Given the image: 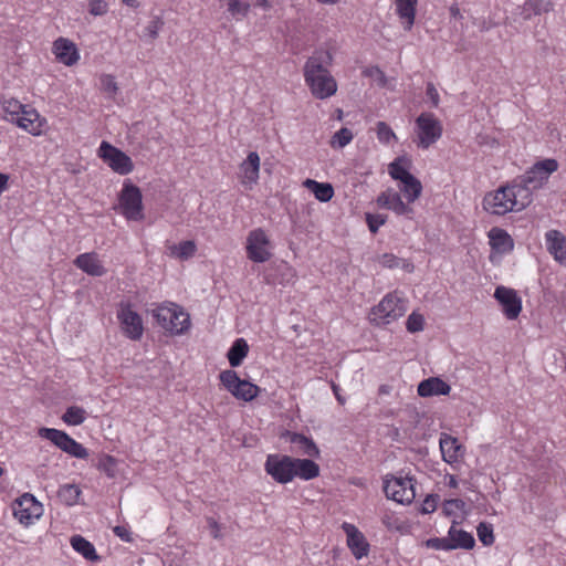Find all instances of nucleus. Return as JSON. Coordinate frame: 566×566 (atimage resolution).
<instances>
[{
  "label": "nucleus",
  "mask_w": 566,
  "mask_h": 566,
  "mask_svg": "<svg viewBox=\"0 0 566 566\" xmlns=\"http://www.w3.org/2000/svg\"><path fill=\"white\" fill-rule=\"evenodd\" d=\"M530 206L528 192L517 187V180L488 192L482 201L483 209L494 216L522 211Z\"/></svg>",
  "instance_id": "obj_2"
},
{
  "label": "nucleus",
  "mask_w": 566,
  "mask_h": 566,
  "mask_svg": "<svg viewBox=\"0 0 566 566\" xmlns=\"http://www.w3.org/2000/svg\"><path fill=\"white\" fill-rule=\"evenodd\" d=\"M85 410L77 406H72L66 409L62 416V420L70 426H78L85 421Z\"/></svg>",
  "instance_id": "obj_39"
},
{
  "label": "nucleus",
  "mask_w": 566,
  "mask_h": 566,
  "mask_svg": "<svg viewBox=\"0 0 566 566\" xmlns=\"http://www.w3.org/2000/svg\"><path fill=\"white\" fill-rule=\"evenodd\" d=\"M101 86L102 90L111 95H115L118 91L117 83L113 75L104 74L101 76Z\"/></svg>",
  "instance_id": "obj_50"
},
{
  "label": "nucleus",
  "mask_w": 566,
  "mask_h": 566,
  "mask_svg": "<svg viewBox=\"0 0 566 566\" xmlns=\"http://www.w3.org/2000/svg\"><path fill=\"white\" fill-rule=\"evenodd\" d=\"M522 9V14L527 20L532 13L542 14L552 11L553 3L548 0H526Z\"/></svg>",
  "instance_id": "obj_34"
},
{
  "label": "nucleus",
  "mask_w": 566,
  "mask_h": 566,
  "mask_svg": "<svg viewBox=\"0 0 566 566\" xmlns=\"http://www.w3.org/2000/svg\"><path fill=\"white\" fill-rule=\"evenodd\" d=\"M353 137L352 130L343 127L333 135L331 146L333 148H343L353 140Z\"/></svg>",
  "instance_id": "obj_41"
},
{
  "label": "nucleus",
  "mask_w": 566,
  "mask_h": 566,
  "mask_svg": "<svg viewBox=\"0 0 566 566\" xmlns=\"http://www.w3.org/2000/svg\"><path fill=\"white\" fill-rule=\"evenodd\" d=\"M387 218L384 214L366 213V222L370 232L376 233L380 226L385 224Z\"/></svg>",
  "instance_id": "obj_49"
},
{
  "label": "nucleus",
  "mask_w": 566,
  "mask_h": 566,
  "mask_svg": "<svg viewBox=\"0 0 566 566\" xmlns=\"http://www.w3.org/2000/svg\"><path fill=\"white\" fill-rule=\"evenodd\" d=\"M400 190L407 197L408 202H413L420 197L422 192V185L419 179L411 175L407 180L402 182Z\"/></svg>",
  "instance_id": "obj_36"
},
{
  "label": "nucleus",
  "mask_w": 566,
  "mask_h": 566,
  "mask_svg": "<svg viewBox=\"0 0 566 566\" xmlns=\"http://www.w3.org/2000/svg\"><path fill=\"white\" fill-rule=\"evenodd\" d=\"M249 353V346L243 338H238L230 347L227 357L231 367H238Z\"/></svg>",
  "instance_id": "obj_33"
},
{
  "label": "nucleus",
  "mask_w": 566,
  "mask_h": 566,
  "mask_svg": "<svg viewBox=\"0 0 566 566\" xmlns=\"http://www.w3.org/2000/svg\"><path fill=\"white\" fill-rule=\"evenodd\" d=\"M426 94L430 98L432 106L438 107L440 98L439 93L433 83L429 82L427 84Z\"/></svg>",
  "instance_id": "obj_55"
},
{
  "label": "nucleus",
  "mask_w": 566,
  "mask_h": 566,
  "mask_svg": "<svg viewBox=\"0 0 566 566\" xmlns=\"http://www.w3.org/2000/svg\"><path fill=\"white\" fill-rule=\"evenodd\" d=\"M8 175L0 172V193L7 188Z\"/></svg>",
  "instance_id": "obj_61"
},
{
  "label": "nucleus",
  "mask_w": 566,
  "mask_h": 566,
  "mask_svg": "<svg viewBox=\"0 0 566 566\" xmlns=\"http://www.w3.org/2000/svg\"><path fill=\"white\" fill-rule=\"evenodd\" d=\"M379 263L385 268L392 269L399 265V259L391 253H385L380 256Z\"/></svg>",
  "instance_id": "obj_53"
},
{
  "label": "nucleus",
  "mask_w": 566,
  "mask_h": 566,
  "mask_svg": "<svg viewBox=\"0 0 566 566\" xmlns=\"http://www.w3.org/2000/svg\"><path fill=\"white\" fill-rule=\"evenodd\" d=\"M42 514V504L31 493H24L13 504L14 517L24 525H30Z\"/></svg>",
  "instance_id": "obj_14"
},
{
  "label": "nucleus",
  "mask_w": 566,
  "mask_h": 566,
  "mask_svg": "<svg viewBox=\"0 0 566 566\" xmlns=\"http://www.w3.org/2000/svg\"><path fill=\"white\" fill-rule=\"evenodd\" d=\"M406 311V302L397 294L389 293L371 308L369 321L377 326H385L403 316Z\"/></svg>",
  "instance_id": "obj_5"
},
{
  "label": "nucleus",
  "mask_w": 566,
  "mask_h": 566,
  "mask_svg": "<svg viewBox=\"0 0 566 566\" xmlns=\"http://www.w3.org/2000/svg\"><path fill=\"white\" fill-rule=\"evenodd\" d=\"M24 107L25 105L21 104L18 99L14 98L3 99L2 102L3 111L12 117H18Z\"/></svg>",
  "instance_id": "obj_45"
},
{
  "label": "nucleus",
  "mask_w": 566,
  "mask_h": 566,
  "mask_svg": "<svg viewBox=\"0 0 566 566\" xmlns=\"http://www.w3.org/2000/svg\"><path fill=\"white\" fill-rule=\"evenodd\" d=\"M333 392L340 405L345 403V398L339 394V387L336 384H332Z\"/></svg>",
  "instance_id": "obj_59"
},
{
  "label": "nucleus",
  "mask_w": 566,
  "mask_h": 566,
  "mask_svg": "<svg viewBox=\"0 0 566 566\" xmlns=\"http://www.w3.org/2000/svg\"><path fill=\"white\" fill-rule=\"evenodd\" d=\"M269 239L262 229L251 231L247 239L248 258L256 263H263L270 260L271 252L266 249Z\"/></svg>",
  "instance_id": "obj_15"
},
{
  "label": "nucleus",
  "mask_w": 566,
  "mask_h": 566,
  "mask_svg": "<svg viewBox=\"0 0 566 566\" xmlns=\"http://www.w3.org/2000/svg\"><path fill=\"white\" fill-rule=\"evenodd\" d=\"M71 545L73 549L80 553L84 558L96 562L99 559V556L96 554L95 547L91 542L85 539L81 535H74L71 537Z\"/></svg>",
  "instance_id": "obj_32"
},
{
  "label": "nucleus",
  "mask_w": 566,
  "mask_h": 566,
  "mask_svg": "<svg viewBox=\"0 0 566 566\" xmlns=\"http://www.w3.org/2000/svg\"><path fill=\"white\" fill-rule=\"evenodd\" d=\"M304 186L310 189L315 198L321 202L329 201L334 196V188L328 182H318L313 179H306Z\"/></svg>",
  "instance_id": "obj_31"
},
{
  "label": "nucleus",
  "mask_w": 566,
  "mask_h": 566,
  "mask_svg": "<svg viewBox=\"0 0 566 566\" xmlns=\"http://www.w3.org/2000/svg\"><path fill=\"white\" fill-rule=\"evenodd\" d=\"M120 213L129 221H142L143 195L140 189L129 180L125 181L118 197Z\"/></svg>",
  "instance_id": "obj_6"
},
{
  "label": "nucleus",
  "mask_w": 566,
  "mask_h": 566,
  "mask_svg": "<svg viewBox=\"0 0 566 566\" xmlns=\"http://www.w3.org/2000/svg\"><path fill=\"white\" fill-rule=\"evenodd\" d=\"M450 14L453 18L462 19L461 11H460V9H459V7L457 4H453V6L450 7Z\"/></svg>",
  "instance_id": "obj_60"
},
{
  "label": "nucleus",
  "mask_w": 566,
  "mask_h": 566,
  "mask_svg": "<svg viewBox=\"0 0 566 566\" xmlns=\"http://www.w3.org/2000/svg\"><path fill=\"white\" fill-rule=\"evenodd\" d=\"M333 60L331 50L318 49L313 52L303 66L305 84L317 99H327L337 92V82L329 71Z\"/></svg>",
  "instance_id": "obj_1"
},
{
  "label": "nucleus",
  "mask_w": 566,
  "mask_h": 566,
  "mask_svg": "<svg viewBox=\"0 0 566 566\" xmlns=\"http://www.w3.org/2000/svg\"><path fill=\"white\" fill-rule=\"evenodd\" d=\"M163 25L164 21L159 17H155L145 28V36H147L149 41L156 40Z\"/></svg>",
  "instance_id": "obj_46"
},
{
  "label": "nucleus",
  "mask_w": 566,
  "mask_h": 566,
  "mask_svg": "<svg viewBox=\"0 0 566 566\" xmlns=\"http://www.w3.org/2000/svg\"><path fill=\"white\" fill-rule=\"evenodd\" d=\"M377 137L385 144H388L391 139H396L395 133L385 122L377 123Z\"/></svg>",
  "instance_id": "obj_47"
},
{
  "label": "nucleus",
  "mask_w": 566,
  "mask_h": 566,
  "mask_svg": "<svg viewBox=\"0 0 566 566\" xmlns=\"http://www.w3.org/2000/svg\"><path fill=\"white\" fill-rule=\"evenodd\" d=\"M115 465L116 460L112 455H104L98 463V468L111 478L115 474Z\"/></svg>",
  "instance_id": "obj_51"
},
{
  "label": "nucleus",
  "mask_w": 566,
  "mask_h": 566,
  "mask_svg": "<svg viewBox=\"0 0 566 566\" xmlns=\"http://www.w3.org/2000/svg\"><path fill=\"white\" fill-rule=\"evenodd\" d=\"M117 318L123 333L133 340H139L144 333L140 315L132 308L129 303H120L117 311Z\"/></svg>",
  "instance_id": "obj_13"
},
{
  "label": "nucleus",
  "mask_w": 566,
  "mask_h": 566,
  "mask_svg": "<svg viewBox=\"0 0 566 566\" xmlns=\"http://www.w3.org/2000/svg\"><path fill=\"white\" fill-rule=\"evenodd\" d=\"M476 533L483 545L490 546L494 543L493 527L491 524L484 522L480 523L476 527Z\"/></svg>",
  "instance_id": "obj_42"
},
{
  "label": "nucleus",
  "mask_w": 566,
  "mask_h": 566,
  "mask_svg": "<svg viewBox=\"0 0 566 566\" xmlns=\"http://www.w3.org/2000/svg\"><path fill=\"white\" fill-rule=\"evenodd\" d=\"M151 313L158 325L171 334L180 335L190 327L189 315L176 304L157 306Z\"/></svg>",
  "instance_id": "obj_4"
},
{
  "label": "nucleus",
  "mask_w": 566,
  "mask_h": 566,
  "mask_svg": "<svg viewBox=\"0 0 566 566\" xmlns=\"http://www.w3.org/2000/svg\"><path fill=\"white\" fill-rule=\"evenodd\" d=\"M255 6L262 7L263 9H270L271 4L268 0H256Z\"/></svg>",
  "instance_id": "obj_62"
},
{
  "label": "nucleus",
  "mask_w": 566,
  "mask_h": 566,
  "mask_svg": "<svg viewBox=\"0 0 566 566\" xmlns=\"http://www.w3.org/2000/svg\"><path fill=\"white\" fill-rule=\"evenodd\" d=\"M442 124L432 113H421L416 118L417 145L422 149L429 148L442 135Z\"/></svg>",
  "instance_id": "obj_8"
},
{
  "label": "nucleus",
  "mask_w": 566,
  "mask_h": 566,
  "mask_svg": "<svg viewBox=\"0 0 566 566\" xmlns=\"http://www.w3.org/2000/svg\"><path fill=\"white\" fill-rule=\"evenodd\" d=\"M384 492L390 500L400 504H410L416 497L415 480L410 476L386 475Z\"/></svg>",
  "instance_id": "obj_7"
},
{
  "label": "nucleus",
  "mask_w": 566,
  "mask_h": 566,
  "mask_svg": "<svg viewBox=\"0 0 566 566\" xmlns=\"http://www.w3.org/2000/svg\"><path fill=\"white\" fill-rule=\"evenodd\" d=\"M364 75L367 77H370L374 80L378 86L380 87H387L388 86V78L385 75V73L378 67V66H370L364 70Z\"/></svg>",
  "instance_id": "obj_43"
},
{
  "label": "nucleus",
  "mask_w": 566,
  "mask_h": 566,
  "mask_svg": "<svg viewBox=\"0 0 566 566\" xmlns=\"http://www.w3.org/2000/svg\"><path fill=\"white\" fill-rule=\"evenodd\" d=\"M76 268L91 276H103L106 274V269L95 252L82 253L74 260Z\"/></svg>",
  "instance_id": "obj_20"
},
{
  "label": "nucleus",
  "mask_w": 566,
  "mask_h": 566,
  "mask_svg": "<svg viewBox=\"0 0 566 566\" xmlns=\"http://www.w3.org/2000/svg\"><path fill=\"white\" fill-rule=\"evenodd\" d=\"M197 245L195 241L187 240L171 248V254L180 260H188L195 255Z\"/></svg>",
  "instance_id": "obj_37"
},
{
  "label": "nucleus",
  "mask_w": 566,
  "mask_h": 566,
  "mask_svg": "<svg viewBox=\"0 0 566 566\" xmlns=\"http://www.w3.org/2000/svg\"><path fill=\"white\" fill-rule=\"evenodd\" d=\"M113 531L123 541H125V542L132 541L130 533L124 526H115Z\"/></svg>",
  "instance_id": "obj_58"
},
{
  "label": "nucleus",
  "mask_w": 566,
  "mask_h": 566,
  "mask_svg": "<svg viewBox=\"0 0 566 566\" xmlns=\"http://www.w3.org/2000/svg\"><path fill=\"white\" fill-rule=\"evenodd\" d=\"M53 53L59 62L67 66L74 65L80 59L76 45L65 38H59L53 42Z\"/></svg>",
  "instance_id": "obj_19"
},
{
  "label": "nucleus",
  "mask_w": 566,
  "mask_h": 566,
  "mask_svg": "<svg viewBox=\"0 0 566 566\" xmlns=\"http://www.w3.org/2000/svg\"><path fill=\"white\" fill-rule=\"evenodd\" d=\"M439 444L442 459L447 463H455L463 455L462 444L459 443L457 438L448 433H441Z\"/></svg>",
  "instance_id": "obj_24"
},
{
  "label": "nucleus",
  "mask_w": 566,
  "mask_h": 566,
  "mask_svg": "<svg viewBox=\"0 0 566 566\" xmlns=\"http://www.w3.org/2000/svg\"><path fill=\"white\" fill-rule=\"evenodd\" d=\"M448 485L450 488H457L458 486V482H457V479H455L454 475H450Z\"/></svg>",
  "instance_id": "obj_63"
},
{
  "label": "nucleus",
  "mask_w": 566,
  "mask_h": 566,
  "mask_svg": "<svg viewBox=\"0 0 566 566\" xmlns=\"http://www.w3.org/2000/svg\"><path fill=\"white\" fill-rule=\"evenodd\" d=\"M98 156L119 175H128L134 169L130 157L107 142H102Z\"/></svg>",
  "instance_id": "obj_12"
},
{
  "label": "nucleus",
  "mask_w": 566,
  "mask_h": 566,
  "mask_svg": "<svg viewBox=\"0 0 566 566\" xmlns=\"http://www.w3.org/2000/svg\"><path fill=\"white\" fill-rule=\"evenodd\" d=\"M450 390V385L438 377H430L418 385L420 397L446 396L449 395Z\"/></svg>",
  "instance_id": "obj_26"
},
{
  "label": "nucleus",
  "mask_w": 566,
  "mask_h": 566,
  "mask_svg": "<svg viewBox=\"0 0 566 566\" xmlns=\"http://www.w3.org/2000/svg\"><path fill=\"white\" fill-rule=\"evenodd\" d=\"M38 434L74 458L86 459L88 457L87 450L62 430L43 427L38 430Z\"/></svg>",
  "instance_id": "obj_9"
},
{
  "label": "nucleus",
  "mask_w": 566,
  "mask_h": 566,
  "mask_svg": "<svg viewBox=\"0 0 566 566\" xmlns=\"http://www.w3.org/2000/svg\"><path fill=\"white\" fill-rule=\"evenodd\" d=\"M259 171L260 156L256 151H251L240 166L241 182L251 189L258 182Z\"/></svg>",
  "instance_id": "obj_22"
},
{
  "label": "nucleus",
  "mask_w": 566,
  "mask_h": 566,
  "mask_svg": "<svg viewBox=\"0 0 566 566\" xmlns=\"http://www.w3.org/2000/svg\"><path fill=\"white\" fill-rule=\"evenodd\" d=\"M219 378L224 388L237 399L251 401L260 392V388L256 385L240 379L238 374L232 369L223 370L220 373Z\"/></svg>",
  "instance_id": "obj_10"
},
{
  "label": "nucleus",
  "mask_w": 566,
  "mask_h": 566,
  "mask_svg": "<svg viewBox=\"0 0 566 566\" xmlns=\"http://www.w3.org/2000/svg\"><path fill=\"white\" fill-rule=\"evenodd\" d=\"M345 534L347 535V545L353 555L360 559L369 552V544L367 543L363 533L353 524L344 523L342 525Z\"/></svg>",
  "instance_id": "obj_18"
},
{
  "label": "nucleus",
  "mask_w": 566,
  "mask_h": 566,
  "mask_svg": "<svg viewBox=\"0 0 566 566\" xmlns=\"http://www.w3.org/2000/svg\"><path fill=\"white\" fill-rule=\"evenodd\" d=\"M464 506L465 503L460 499L447 500L444 503V510L447 511L448 514H451L452 510L454 509L462 511Z\"/></svg>",
  "instance_id": "obj_56"
},
{
  "label": "nucleus",
  "mask_w": 566,
  "mask_h": 566,
  "mask_svg": "<svg viewBox=\"0 0 566 566\" xmlns=\"http://www.w3.org/2000/svg\"><path fill=\"white\" fill-rule=\"evenodd\" d=\"M397 14L403 21L405 30H411L415 23L417 0H395Z\"/></svg>",
  "instance_id": "obj_29"
},
{
  "label": "nucleus",
  "mask_w": 566,
  "mask_h": 566,
  "mask_svg": "<svg viewBox=\"0 0 566 566\" xmlns=\"http://www.w3.org/2000/svg\"><path fill=\"white\" fill-rule=\"evenodd\" d=\"M11 122L32 135H40L42 132V120L39 113L33 108L28 109L27 106L18 117H12Z\"/></svg>",
  "instance_id": "obj_25"
},
{
  "label": "nucleus",
  "mask_w": 566,
  "mask_h": 566,
  "mask_svg": "<svg viewBox=\"0 0 566 566\" xmlns=\"http://www.w3.org/2000/svg\"><path fill=\"white\" fill-rule=\"evenodd\" d=\"M282 437L287 439L295 447L294 452L312 458L319 457V449L311 438L291 431H285Z\"/></svg>",
  "instance_id": "obj_23"
},
{
  "label": "nucleus",
  "mask_w": 566,
  "mask_h": 566,
  "mask_svg": "<svg viewBox=\"0 0 566 566\" xmlns=\"http://www.w3.org/2000/svg\"><path fill=\"white\" fill-rule=\"evenodd\" d=\"M265 471L277 483H289L295 478L294 458L270 454L265 462Z\"/></svg>",
  "instance_id": "obj_11"
},
{
  "label": "nucleus",
  "mask_w": 566,
  "mask_h": 566,
  "mask_svg": "<svg viewBox=\"0 0 566 566\" xmlns=\"http://www.w3.org/2000/svg\"><path fill=\"white\" fill-rule=\"evenodd\" d=\"M377 205L381 208L392 210L398 216H407L412 219L413 209L406 205L401 196L392 190L381 192L377 198Z\"/></svg>",
  "instance_id": "obj_17"
},
{
  "label": "nucleus",
  "mask_w": 566,
  "mask_h": 566,
  "mask_svg": "<svg viewBox=\"0 0 566 566\" xmlns=\"http://www.w3.org/2000/svg\"><path fill=\"white\" fill-rule=\"evenodd\" d=\"M405 161L403 157H398L388 167L391 178L401 181V184L412 175L402 165Z\"/></svg>",
  "instance_id": "obj_38"
},
{
  "label": "nucleus",
  "mask_w": 566,
  "mask_h": 566,
  "mask_svg": "<svg viewBox=\"0 0 566 566\" xmlns=\"http://www.w3.org/2000/svg\"><path fill=\"white\" fill-rule=\"evenodd\" d=\"M426 546L438 551H452L449 537H433L426 541Z\"/></svg>",
  "instance_id": "obj_48"
},
{
  "label": "nucleus",
  "mask_w": 566,
  "mask_h": 566,
  "mask_svg": "<svg viewBox=\"0 0 566 566\" xmlns=\"http://www.w3.org/2000/svg\"><path fill=\"white\" fill-rule=\"evenodd\" d=\"M558 169L556 159L547 158L534 164L517 180V187L528 192L530 205L533 201V192L541 189L549 176Z\"/></svg>",
  "instance_id": "obj_3"
},
{
  "label": "nucleus",
  "mask_w": 566,
  "mask_h": 566,
  "mask_svg": "<svg viewBox=\"0 0 566 566\" xmlns=\"http://www.w3.org/2000/svg\"><path fill=\"white\" fill-rule=\"evenodd\" d=\"M490 243L493 249L501 252L513 250L514 242L511 235L503 229L493 228L489 232Z\"/></svg>",
  "instance_id": "obj_28"
},
{
  "label": "nucleus",
  "mask_w": 566,
  "mask_h": 566,
  "mask_svg": "<svg viewBox=\"0 0 566 566\" xmlns=\"http://www.w3.org/2000/svg\"><path fill=\"white\" fill-rule=\"evenodd\" d=\"M494 297L501 304L504 315L509 319H515L522 311V300L516 291L505 286H497Z\"/></svg>",
  "instance_id": "obj_16"
},
{
  "label": "nucleus",
  "mask_w": 566,
  "mask_h": 566,
  "mask_svg": "<svg viewBox=\"0 0 566 566\" xmlns=\"http://www.w3.org/2000/svg\"><path fill=\"white\" fill-rule=\"evenodd\" d=\"M295 476L312 480L319 474V467L310 459H294Z\"/></svg>",
  "instance_id": "obj_30"
},
{
  "label": "nucleus",
  "mask_w": 566,
  "mask_h": 566,
  "mask_svg": "<svg viewBox=\"0 0 566 566\" xmlns=\"http://www.w3.org/2000/svg\"><path fill=\"white\" fill-rule=\"evenodd\" d=\"M424 318L421 314L412 312L406 322L407 331L410 333H417L423 329Z\"/></svg>",
  "instance_id": "obj_44"
},
{
  "label": "nucleus",
  "mask_w": 566,
  "mask_h": 566,
  "mask_svg": "<svg viewBox=\"0 0 566 566\" xmlns=\"http://www.w3.org/2000/svg\"><path fill=\"white\" fill-rule=\"evenodd\" d=\"M228 11L235 20L245 18L250 11V3L240 0H228Z\"/></svg>",
  "instance_id": "obj_40"
},
{
  "label": "nucleus",
  "mask_w": 566,
  "mask_h": 566,
  "mask_svg": "<svg viewBox=\"0 0 566 566\" xmlns=\"http://www.w3.org/2000/svg\"><path fill=\"white\" fill-rule=\"evenodd\" d=\"M207 522H208L209 527L211 528L212 537L216 539L221 538L222 535L220 533L221 527H220L219 523L216 520H213L212 517H208Z\"/></svg>",
  "instance_id": "obj_57"
},
{
  "label": "nucleus",
  "mask_w": 566,
  "mask_h": 566,
  "mask_svg": "<svg viewBox=\"0 0 566 566\" xmlns=\"http://www.w3.org/2000/svg\"><path fill=\"white\" fill-rule=\"evenodd\" d=\"M545 239L548 252L558 263L566 265V237L558 230H549Z\"/></svg>",
  "instance_id": "obj_21"
},
{
  "label": "nucleus",
  "mask_w": 566,
  "mask_h": 566,
  "mask_svg": "<svg viewBox=\"0 0 566 566\" xmlns=\"http://www.w3.org/2000/svg\"><path fill=\"white\" fill-rule=\"evenodd\" d=\"M448 537L452 545V549H471L475 545V541L472 534L463 530H458L455 527V522H453V525L450 527Z\"/></svg>",
  "instance_id": "obj_27"
},
{
  "label": "nucleus",
  "mask_w": 566,
  "mask_h": 566,
  "mask_svg": "<svg viewBox=\"0 0 566 566\" xmlns=\"http://www.w3.org/2000/svg\"><path fill=\"white\" fill-rule=\"evenodd\" d=\"M88 7L93 15H103L107 12V3L103 0H90Z\"/></svg>",
  "instance_id": "obj_52"
},
{
  "label": "nucleus",
  "mask_w": 566,
  "mask_h": 566,
  "mask_svg": "<svg viewBox=\"0 0 566 566\" xmlns=\"http://www.w3.org/2000/svg\"><path fill=\"white\" fill-rule=\"evenodd\" d=\"M123 2L132 8H136L138 6L137 0H123Z\"/></svg>",
  "instance_id": "obj_64"
},
{
  "label": "nucleus",
  "mask_w": 566,
  "mask_h": 566,
  "mask_svg": "<svg viewBox=\"0 0 566 566\" xmlns=\"http://www.w3.org/2000/svg\"><path fill=\"white\" fill-rule=\"evenodd\" d=\"M438 495H428L422 503V513H432L437 509Z\"/></svg>",
  "instance_id": "obj_54"
},
{
  "label": "nucleus",
  "mask_w": 566,
  "mask_h": 566,
  "mask_svg": "<svg viewBox=\"0 0 566 566\" xmlns=\"http://www.w3.org/2000/svg\"><path fill=\"white\" fill-rule=\"evenodd\" d=\"M81 489L76 484H64L57 491V497L67 506L75 505L78 502Z\"/></svg>",
  "instance_id": "obj_35"
}]
</instances>
